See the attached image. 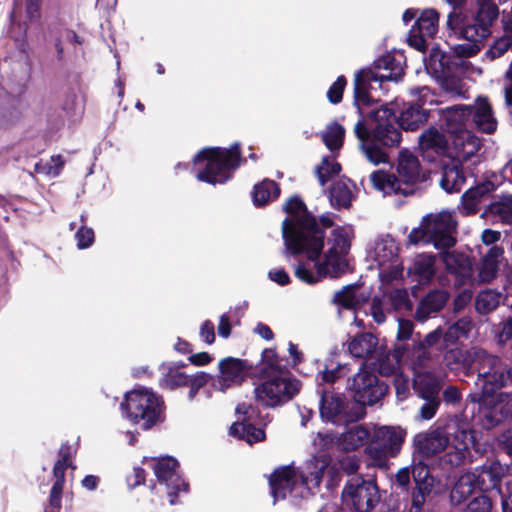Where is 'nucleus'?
I'll return each mask as SVG.
<instances>
[{"mask_svg":"<svg viewBox=\"0 0 512 512\" xmlns=\"http://www.w3.org/2000/svg\"><path fill=\"white\" fill-rule=\"evenodd\" d=\"M219 375L213 381V387L221 392L240 385L248 376L251 365L246 360L234 357L222 359L218 364Z\"/></svg>","mask_w":512,"mask_h":512,"instance_id":"nucleus-19","label":"nucleus"},{"mask_svg":"<svg viewBox=\"0 0 512 512\" xmlns=\"http://www.w3.org/2000/svg\"><path fill=\"white\" fill-rule=\"evenodd\" d=\"M450 354L461 358L464 366L469 369H476L478 373L476 385L481 388L479 396L497 391L504 386L508 379L507 365L496 356L476 348L465 352L452 350Z\"/></svg>","mask_w":512,"mask_h":512,"instance_id":"nucleus-6","label":"nucleus"},{"mask_svg":"<svg viewBox=\"0 0 512 512\" xmlns=\"http://www.w3.org/2000/svg\"><path fill=\"white\" fill-rule=\"evenodd\" d=\"M65 164L64 159L60 155H55L47 162H40L36 164L35 168L38 173H43L47 176L56 177L60 174Z\"/></svg>","mask_w":512,"mask_h":512,"instance_id":"nucleus-54","label":"nucleus"},{"mask_svg":"<svg viewBox=\"0 0 512 512\" xmlns=\"http://www.w3.org/2000/svg\"><path fill=\"white\" fill-rule=\"evenodd\" d=\"M406 431L400 426H381L375 429L366 452L376 465H384L387 458L396 457L405 440Z\"/></svg>","mask_w":512,"mask_h":512,"instance_id":"nucleus-11","label":"nucleus"},{"mask_svg":"<svg viewBox=\"0 0 512 512\" xmlns=\"http://www.w3.org/2000/svg\"><path fill=\"white\" fill-rule=\"evenodd\" d=\"M448 295L443 290H436L429 293L419 304L416 311V318L419 321H425L430 314L438 312L443 308Z\"/></svg>","mask_w":512,"mask_h":512,"instance_id":"nucleus-34","label":"nucleus"},{"mask_svg":"<svg viewBox=\"0 0 512 512\" xmlns=\"http://www.w3.org/2000/svg\"><path fill=\"white\" fill-rule=\"evenodd\" d=\"M440 81V85L444 91L455 96H465V84L453 74V68L448 69L443 75H436Z\"/></svg>","mask_w":512,"mask_h":512,"instance_id":"nucleus-44","label":"nucleus"},{"mask_svg":"<svg viewBox=\"0 0 512 512\" xmlns=\"http://www.w3.org/2000/svg\"><path fill=\"white\" fill-rule=\"evenodd\" d=\"M462 63L460 59L452 61L451 56L447 55L439 47H432L428 60H426V69L433 75H443L446 70Z\"/></svg>","mask_w":512,"mask_h":512,"instance_id":"nucleus-35","label":"nucleus"},{"mask_svg":"<svg viewBox=\"0 0 512 512\" xmlns=\"http://www.w3.org/2000/svg\"><path fill=\"white\" fill-rule=\"evenodd\" d=\"M432 354L429 350L421 349L418 345L415 346L412 359V369L415 372V367L418 371H426L424 368L426 364L431 361Z\"/></svg>","mask_w":512,"mask_h":512,"instance_id":"nucleus-58","label":"nucleus"},{"mask_svg":"<svg viewBox=\"0 0 512 512\" xmlns=\"http://www.w3.org/2000/svg\"><path fill=\"white\" fill-rule=\"evenodd\" d=\"M491 508V500L485 495H480L468 504L466 512H491Z\"/></svg>","mask_w":512,"mask_h":512,"instance_id":"nucleus-59","label":"nucleus"},{"mask_svg":"<svg viewBox=\"0 0 512 512\" xmlns=\"http://www.w3.org/2000/svg\"><path fill=\"white\" fill-rule=\"evenodd\" d=\"M439 14L434 9H426L412 26L408 43L419 51L425 50L428 41L433 39L438 31Z\"/></svg>","mask_w":512,"mask_h":512,"instance_id":"nucleus-20","label":"nucleus"},{"mask_svg":"<svg viewBox=\"0 0 512 512\" xmlns=\"http://www.w3.org/2000/svg\"><path fill=\"white\" fill-rule=\"evenodd\" d=\"M337 438L338 436L332 433H317L316 437L313 439V444L320 450H326L333 446L337 447Z\"/></svg>","mask_w":512,"mask_h":512,"instance_id":"nucleus-61","label":"nucleus"},{"mask_svg":"<svg viewBox=\"0 0 512 512\" xmlns=\"http://www.w3.org/2000/svg\"><path fill=\"white\" fill-rule=\"evenodd\" d=\"M370 437V431L364 425H354L337 438V448L343 451H354L363 446Z\"/></svg>","mask_w":512,"mask_h":512,"instance_id":"nucleus-32","label":"nucleus"},{"mask_svg":"<svg viewBox=\"0 0 512 512\" xmlns=\"http://www.w3.org/2000/svg\"><path fill=\"white\" fill-rule=\"evenodd\" d=\"M153 469L158 485L165 488L170 504H174L176 495L187 490V484L179 473L177 460L172 457L158 459L154 462Z\"/></svg>","mask_w":512,"mask_h":512,"instance_id":"nucleus-18","label":"nucleus"},{"mask_svg":"<svg viewBox=\"0 0 512 512\" xmlns=\"http://www.w3.org/2000/svg\"><path fill=\"white\" fill-rule=\"evenodd\" d=\"M409 274L420 284H428L435 274V256L428 254L417 255Z\"/></svg>","mask_w":512,"mask_h":512,"instance_id":"nucleus-33","label":"nucleus"},{"mask_svg":"<svg viewBox=\"0 0 512 512\" xmlns=\"http://www.w3.org/2000/svg\"><path fill=\"white\" fill-rule=\"evenodd\" d=\"M344 135V128L337 123H333L322 132V140L330 151H335L342 147Z\"/></svg>","mask_w":512,"mask_h":512,"instance_id":"nucleus-45","label":"nucleus"},{"mask_svg":"<svg viewBox=\"0 0 512 512\" xmlns=\"http://www.w3.org/2000/svg\"><path fill=\"white\" fill-rule=\"evenodd\" d=\"M23 6L25 7L27 18L30 21L37 20L40 16L41 0H16L15 7L12 12V17L20 14Z\"/></svg>","mask_w":512,"mask_h":512,"instance_id":"nucleus-52","label":"nucleus"},{"mask_svg":"<svg viewBox=\"0 0 512 512\" xmlns=\"http://www.w3.org/2000/svg\"><path fill=\"white\" fill-rule=\"evenodd\" d=\"M369 118L374 123L372 130L365 126L362 119L354 126L360 150L371 164H387L389 156L378 144L384 147L399 145L401 132L394 124L395 116L389 108L381 106L370 112Z\"/></svg>","mask_w":512,"mask_h":512,"instance_id":"nucleus-2","label":"nucleus"},{"mask_svg":"<svg viewBox=\"0 0 512 512\" xmlns=\"http://www.w3.org/2000/svg\"><path fill=\"white\" fill-rule=\"evenodd\" d=\"M474 445V435L472 431L464 426L457 425L453 432L452 440L449 439V452L447 461L454 466L464 462L470 454V448Z\"/></svg>","mask_w":512,"mask_h":512,"instance_id":"nucleus-25","label":"nucleus"},{"mask_svg":"<svg viewBox=\"0 0 512 512\" xmlns=\"http://www.w3.org/2000/svg\"><path fill=\"white\" fill-rule=\"evenodd\" d=\"M509 49H512V35H507L504 30V35L493 44L486 55L490 59H495L502 56Z\"/></svg>","mask_w":512,"mask_h":512,"instance_id":"nucleus-55","label":"nucleus"},{"mask_svg":"<svg viewBox=\"0 0 512 512\" xmlns=\"http://www.w3.org/2000/svg\"><path fill=\"white\" fill-rule=\"evenodd\" d=\"M431 491H422L421 489L415 488L412 494V505L410 512H420L426 502V497Z\"/></svg>","mask_w":512,"mask_h":512,"instance_id":"nucleus-64","label":"nucleus"},{"mask_svg":"<svg viewBox=\"0 0 512 512\" xmlns=\"http://www.w3.org/2000/svg\"><path fill=\"white\" fill-rule=\"evenodd\" d=\"M484 489V479L478 470L467 471L461 474L455 481L451 492L450 499L455 505L464 503L475 491Z\"/></svg>","mask_w":512,"mask_h":512,"instance_id":"nucleus-26","label":"nucleus"},{"mask_svg":"<svg viewBox=\"0 0 512 512\" xmlns=\"http://www.w3.org/2000/svg\"><path fill=\"white\" fill-rule=\"evenodd\" d=\"M461 17L455 11L448 15L447 26L459 33L468 43L458 44L453 47V51L458 56H472L480 50L481 42L490 35V29L485 25L473 20V23L461 26Z\"/></svg>","mask_w":512,"mask_h":512,"instance_id":"nucleus-13","label":"nucleus"},{"mask_svg":"<svg viewBox=\"0 0 512 512\" xmlns=\"http://www.w3.org/2000/svg\"><path fill=\"white\" fill-rule=\"evenodd\" d=\"M398 245L389 236L375 242L371 257L377 263L379 275L387 281L397 279L402 275L403 267L398 260Z\"/></svg>","mask_w":512,"mask_h":512,"instance_id":"nucleus-16","label":"nucleus"},{"mask_svg":"<svg viewBox=\"0 0 512 512\" xmlns=\"http://www.w3.org/2000/svg\"><path fill=\"white\" fill-rule=\"evenodd\" d=\"M459 108L467 109L466 123L469 118L475 127L487 134L493 133L497 129V120L492 111V107L485 97H478L473 106H458Z\"/></svg>","mask_w":512,"mask_h":512,"instance_id":"nucleus-24","label":"nucleus"},{"mask_svg":"<svg viewBox=\"0 0 512 512\" xmlns=\"http://www.w3.org/2000/svg\"><path fill=\"white\" fill-rule=\"evenodd\" d=\"M346 85V80L343 76L337 78L327 92L329 101L333 104H337L342 99V94Z\"/></svg>","mask_w":512,"mask_h":512,"instance_id":"nucleus-60","label":"nucleus"},{"mask_svg":"<svg viewBox=\"0 0 512 512\" xmlns=\"http://www.w3.org/2000/svg\"><path fill=\"white\" fill-rule=\"evenodd\" d=\"M421 398L426 402L420 408V418L423 420H430L435 416L440 406V398L439 396Z\"/></svg>","mask_w":512,"mask_h":512,"instance_id":"nucleus-57","label":"nucleus"},{"mask_svg":"<svg viewBox=\"0 0 512 512\" xmlns=\"http://www.w3.org/2000/svg\"><path fill=\"white\" fill-rule=\"evenodd\" d=\"M280 194L279 186L272 180H264L255 185L253 202L256 206H263L276 199Z\"/></svg>","mask_w":512,"mask_h":512,"instance_id":"nucleus-40","label":"nucleus"},{"mask_svg":"<svg viewBox=\"0 0 512 512\" xmlns=\"http://www.w3.org/2000/svg\"><path fill=\"white\" fill-rule=\"evenodd\" d=\"M449 446V438L443 428L437 427L418 433L413 439L414 461L427 458L444 451Z\"/></svg>","mask_w":512,"mask_h":512,"instance_id":"nucleus-21","label":"nucleus"},{"mask_svg":"<svg viewBox=\"0 0 512 512\" xmlns=\"http://www.w3.org/2000/svg\"><path fill=\"white\" fill-rule=\"evenodd\" d=\"M403 74L402 55L386 54L375 61L373 67L357 73L354 82L355 105L360 115L363 107L370 106L380 98L385 81H397Z\"/></svg>","mask_w":512,"mask_h":512,"instance_id":"nucleus-4","label":"nucleus"},{"mask_svg":"<svg viewBox=\"0 0 512 512\" xmlns=\"http://www.w3.org/2000/svg\"><path fill=\"white\" fill-rule=\"evenodd\" d=\"M320 415L326 422L347 425L363 418L364 409L357 404L346 402L340 396L325 393L321 397Z\"/></svg>","mask_w":512,"mask_h":512,"instance_id":"nucleus-15","label":"nucleus"},{"mask_svg":"<svg viewBox=\"0 0 512 512\" xmlns=\"http://www.w3.org/2000/svg\"><path fill=\"white\" fill-rule=\"evenodd\" d=\"M419 148L423 155L432 159L434 155L448 153L449 145L445 135L432 127L423 132L419 137Z\"/></svg>","mask_w":512,"mask_h":512,"instance_id":"nucleus-27","label":"nucleus"},{"mask_svg":"<svg viewBox=\"0 0 512 512\" xmlns=\"http://www.w3.org/2000/svg\"><path fill=\"white\" fill-rule=\"evenodd\" d=\"M396 171L400 184L415 185L426 180V173L422 169L418 158L407 149L399 152ZM409 189V187H406Z\"/></svg>","mask_w":512,"mask_h":512,"instance_id":"nucleus-23","label":"nucleus"},{"mask_svg":"<svg viewBox=\"0 0 512 512\" xmlns=\"http://www.w3.org/2000/svg\"><path fill=\"white\" fill-rule=\"evenodd\" d=\"M403 352L400 349H396L393 352H388L383 354L380 350V354H376L379 356L378 362V371L382 376H392L400 374V357Z\"/></svg>","mask_w":512,"mask_h":512,"instance_id":"nucleus-39","label":"nucleus"},{"mask_svg":"<svg viewBox=\"0 0 512 512\" xmlns=\"http://www.w3.org/2000/svg\"><path fill=\"white\" fill-rule=\"evenodd\" d=\"M467 109L449 107L443 113L447 133L450 135L448 153L460 161H466L477 153L481 143L466 127Z\"/></svg>","mask_w":512,"mask_h":512,"instance_id":"nucleus-10","label":"nucleus"},{"mask_svg":"<svg viewBox=\"0 0 512 512\" xmlns=\"http://www.w3.org/2000/svg\"><path fill=\"white\" fill-rule=\"evenodd\" d=\"M349 353L356 358H368L380 354L381 347L378 339L371 333H362L352 338L348 343Z\"/></svg>","mask_w":512,"mask_h":512,"instance_id":"nucleus-28","label":"nucleus"},{"mask_svg":"<svg viewBox=\"0 0 512 512\" xmlns=\"http://www.w3.org/2000/svg\"><path fill=\"white\" fill-rule=\"evenodd\" d=\"M370 182L374 189L378 190L384 195L398 193L408 194L411 192V189L403 188L398 178L385 170H376L371 173Z\"/></svg>","mask_w":512,"mask_h":512,"instance_id":"nucleus-30","label":"nucleus"},{"mask_svg":"<svg viewBox=\"0 0 512 512\" xmlns=\"http://www.w3.org/2000/svg\"><path fill=\"white\" fill-rule=\"evenodd\" d=\"M352 192L344 180L333 184L330 191V201L336 207H348L351 204Z\"/></svg>","mask_w":512,"mask_h":512,"instance_id":"nucleus-46","label":"nucleus"},{"mask_svg":"<svg viewBox=\"0 0 512 512\" xmlns=\"http://www.w3.org/2000/svg\"><path fill=\"white\" fill-rule=\"evenodd\" d=\"M284 210L288 214L282 225L286 249L293 255L306 256V260L299 262L294 270L300 281L313 285L324 278H337L349 271L348 254L354 237L350 225H334L329 215L320 218L322 228L330 229L328 248L321 256L325 233L307 212L304 203L297 197H291Z\"/></svg>","mask_w":512,"mask_h":512,"instance_id":"nucleus-1","label":"nucleus"},{"mask_svg":"<svg viewBox=\"0 0 512 512\" xmlns=\"http://www.w3.org/2000/svg\"><path fill=\"white\" fill-rule=\"evenodd\" d=\"M344 504L357 512H368L380 500L376 483L362 476H353L345 484L342 491Z\"/></svg>","mask_w":512,"mask_h":512,"instance_id":"nucleus-12","label":"nucleus"},{"mask_svg":"<svg viewBox=\"0 0 512 512\" xmlns=\"http://www.w3.org/2000/svg\"><path fill=\"white\" fill-rule=\"evenodd\" d=\"M483 408V426L487 429L494 427L502 419L512 418V392H492L484 396H472Z\"/></svg>","mask_w":512,"mask_h":512,"instance_id":"nucleus-17","label":"nucleus"},{"mask_svg":"<svg viewBox=\"0 0 512 512\" xmlns=\"http://www.w3.org/2000/svg\"><path fill=\"white\" fill-rule=\"evenodd\" d=\"M68 465L69 459L67 457H63L58 460L54 465L53 475L55 482L52 485L49 497L51 507H61V495L65 481V470Z\"/></svg>","mask_w":512,"mask_h":512,"instance_id":"nucleus-37","label":"nucleus"},{"mask_svg":"<svg viewBox=\"0 0 512 512\" xmlns=\"http://www.w3.org/2000/svg\"><path fill=\"white\" fill-rule=\"evenodd\" d=\"M498 16V9L495 5L484 4L480 7L477 16L475 17V21L480 23L481 25H485L486 27H490L492 22Z\"/></svg>","mask_w":512,"mask_h":512,"instance_id":"nucleus-56","label":"nucleus"},{"mask_svg":"<svg viewBox=\"0 0 512 512\" xmlns=\"http://www.w3.org/2000/svg\"><path fill=\"white\" fill-rule=\"evenodd\" d=\"M238 420L230 427V434L252 444L262 441L265 433L262 429L255 428L249 420L255 413L254 408L246 403L239 404L236 408Z\"/></svg>","mask_w":512,"mask_h":512,"instance_id":"nucleus-22","label":"nucleus"},{"mask_svg":"<svg viewBox=\"0 0 512 512\" xmlns=\"http://www.w3.org/2000/svg\"><path fill=\"white\" fill-rule=\"evenodd\" d=\"M440 252L441 259L449 273L455 274L461 281L471 276V263L468 257L456 251Z\"/></svg>","mask_w":512,"mask_h":512,"instance_id":"nucleus-31","label":"nucleus"},{"mask_svg":"<svg viewBox=\"0 0 512 512\" xmlns=\"http://www.w3.org/2000/svg\"><path fill=\"white\" fill-rule=\"evenodd\" d=\"M464 182L465 178L457 167H448L444 169L440 185L445 191L452 193L459 191Z\"/></svg>","mask_w":512,"mask_h":512,"instance_id":"nucleus-47","label":"nucleus"},{"mask_svg":"<svg viewBox=\"0 0 512 512\" xmlns=\"http://www.w3.org/2000/svg\"><path fill=\"white\" fill-rule=\"evenodd\" d=\"M327 467V458L321 457L308 461L301 471L293 466L276 469L269 479L274 500L285 499L288 495L295 499L306 498L319 486Z\"/></svg>","mask_w":512,"mask_h":512,"instance_id":"nucleus-3","label":"nucleus"},{"mask_svg":"<svg viewBox=\"0 0 512 512\" xmlns=\"http://www.w3.org/2000/svg\"><path fill=\"white\" fill-rule=\"evenodd\" d=\"M444 334L445 333H443L440 328H437L434 331L428 333L417 345L421 349L430 351V349L436 348L438 351H441L449 345L444 342Z\"/></svg>","mask_w":512,"mask_h":512,"instance_id":"nucleus-53","label":"nucleus"},{"mask_svg":"<svg viewBox=\"0 0 512 512\" xmlns=\"http://www.w3.org/2000/svg\"><path fill=\"white\" fill-rule=\"evenodd\" d=\"M238 145L230 149L204 148L193 158L197 169L196 178L210 184L224 183L231 177V171L239 164Z\"/></svg>","mask_w":512,"mask_h":512,"instance_id":"nucleus-7","label":"nucleus"},{"mask_svg":"<svg viewBox=\"0 0 512 512\" xmlns=\"http://www.w3.org/2000/svg\"><path fill=\"white\" fill-rule=\"evenodd\" d=\"M472 329V323L469 319L463 318L451 325L444 334V342L453 344L462 337H468Z\"/></svg>","mask_w":512,"mask_h":512,"instance_id":"nucleus-49","label":"nucleus"},{"mask_svg":"<svg viewBox=\"0 0 512 512\" xmlns=\"http://www.w3.org/2000/svg\"><path fill=\"white\" fill-rule=\"evenodd\" d=\"M120 407L125 417L143 430H149L164 420L161 396L145 387L127 392Z\"/></svg>","mask_w":512,"mask_h":512,"instance_id":"nucleus-8","label":"nucleus"},{"mask_svg":"<svg viewBox=\"0 0 512 512\" xmlns=\"http://www.w3.org/2000/svg\"><path fill=\"white\" fill-rule=\"evenodd\" d=\"M507 471V466L502 465L499 461H491L482 466L481 473L489 478L492 488H498Z\"/></svg>","mask_w":512,"mask_h":512,"instance_id":"nucleus-50","label":"nucleus"},{"mask_svg":"<svg viewBox=\"0 0 512 512\" xmlns=\"http://www.w3.org/2000/svg\"><path fill=\"white\" fill-rule=\"evenodd\" d=\"M502 299L500 293L485 290L478 294L476 298V309L479 313L486 314L496 309Z\"/></svg>","mask_w":512,"mask_h":512,"instance_id":"nucleus-48","label":"nucleus"},{"mask_svg":"<svg viewBox=\"0 0 512 512\" xmlns=\"http://www.w3.org/2000/svg\"><path fill=\"white\" fill-rule=\"evenodd\" d=\"M348 388L353 392L354 399L361 405H373L386 393L387 387L378 381L377 376L366 365L348 379Z\"/></svg>","mask_w":512,"mask_h":512,"instance_id":"nucleus-14","label":"nucleus"},{"mask_svg":"<svg viewBox=\"0 0 512 512\" xmlns=\"http://www.w3.org/2000/svg\"><path fill=\"white\" fill-rule=\"evenodd\" d=\"M191 377L185 374L179 367L176 366H163V378L161 380L162 386L168 389H175L177 387L188 386Z\"/></svg>","mask_w":512,"mask_h":512,"instance_id":"nucleus-41","label":"nucleus"},{"mask_svg":"<svg viewBox=\"0 0 512 512\" xmlns=\"http://www.w3.org/2000/svg\"><path fill=\"white\" fill-rule=\"evenodd\" d=\"M495 190V186L491 182L482 183L474 188H471L467 191V198L471 199L473 197L479 198L481 201L484 197Z\"/></svg>","mask_w":512,"mask_h":512,"instance_id":"nucleus-63","label":"nucleus"},{"mask_svg":"<svg viewBox=\"0 0 512 512\" xmlns=\"http://www.w3.org/2000/svg\"><path fill=\"white\" fill-rule=\"evenodd\" d=\"M77 246L79 249H85L94 242V231L91 228L82 226L76 233Z\"/></svg>","mask_w":512,"mask_h":512,"instance_id":"nucleus-62","label":"nucleus"},{"mask_svg":"<svg viewBox=\"0 0 512 512\" xmlns=\"http://www.w3.org/2000/svg\"><path fill=\"white\" fill-rule=\"evenodd\" d=\"M427 113L419 105H408L405 107L399 118V125L405 130H415L427 120Z\"/></svg>","mask_w":512,"mask_h":512,"instance_id":"nucleus-38","label":"nucleus"},{"mask_svg":"<svg viewBox=\"0 0 512 512\" xmlns=\"http://www.w3.org/2000/svg\"><path fill=\"white\" fill-rule=\"evenodd\" d=\"M423 458L413 460L412 475L415 481V488L422 491H432L434 487V478L430 475L429 469L426 464L422 462Z\"/></svg>","mask_w":512,"mask_h":512,"instance_id":"nucleus-43","label":"nucleus"},{"mask_svg":"<svg viewBox=\"0 0 512 512\" xmlns=\"http://www.w3.org/2000/svg\"><path fill=\"white\" fill-rule=\"evenodd\" d=\"M341 166L332 157H324L321 164L317 167V176L320 184L323 186L334 175L339 174Z\"/></svg>","mask_w":512,"mask_h":512,"instance_id":"nucleus-51","label":"nucleus"},{"mask_svg":"<svg viewBox=\"0 0 512 512\" xmlns=\"http://www.w3.org/2000/svg\"><path fill=\"white\" fill-rule=\"evenodd\" d=\"M365 296L359 293V287L349 285L337 292L334 296V302L343 308L353 309L365 300Z\"/></svg>","mask_w":512,"mask_h":512,"instance_id":"nucleus-42","label":"nucleus"},{"mask_svg":"<svg viewBox=\"0 0 512 512\" xmlns=\"http://www.w3.org/2000/svg\"><path fill=\"white\" fill-rule=\"evenodd\" d=\"M265 380L255 388L256 401L276 407L291 400L301 389V383L289 371L280 368L277 359L267 361L263 368Z\"/></svg>","mask_w":512,"mask_h":512,"instance_id":"nucleus-5","label":"nucleus"},{"mask_svg":"<svg viewBox=\"0 0 512 512\" xmlns=\"http://www.w3.org/2000/svg\"><path fill=\"white\" fill-rule=\"evenodd\" d=\"M441 386L442 379L440 376L431 371H418L415 367L413 387L420 397L439 396Z\"/></svg>","mask_w":512,"mask_h":512,"instance_id":"nucleus-29","label":"nucleus"},{"mask_svg":"<svg viewBox=\"0 0 512 512\" xmlns=\"http://www.w3.org/2000/svg\"><path fill=\"white\" fill-rule=\"evenodd\" d=\"M502 255L503 249L498 246H493L488 250L479 270V279L481 282H490L495 278Z\"/></svg>","mask_w":512,"mask_h":512,"instance_id":"nucleus-36","label":"nucleus"},{"mask_svg":"<svg viewBox=\"0 0 512 512\" xmlns=\"http://www.w3.org/2000/svg\"><path fill=\"white\" fill-rule=\"evenodd\" d=\"M456 228L457 221L452 212L432 213L425 216L421 225L410 232L408 242L413 245L432 243L438 250L449 249L456 243Z\"/></svg>","mask_w":512,"mask_h":512,"instance_id":"nucleus-9","label":"nucleus"}]
</instances>
